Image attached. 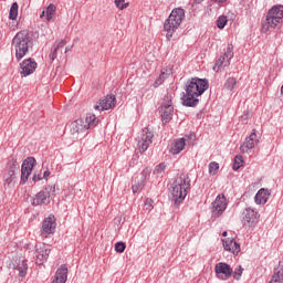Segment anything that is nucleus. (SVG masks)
Returning a JSON list of instances; mask_svg holds the SVG:
<instances>
[{
	"instance_id": "1",
	"label": "nucleus",
	"mask_w": 283,
	"mask_h": 283,
	"mask_svg": "<svg viewBox=\"0 0 283 283\" xmlns=\"http://www.w3.org/2000/svg\"><path fill=\"white\" fill-rule=\"evenodd\" d=\"M209 90V80L192 77L186 83V93L181 97V103L185 107H198L199 96H202L205 92Z\"/></svg>"
},
{
	"instance_id": "2",
	"label": "nucleus",
	"mask_w": 283,
	"mask_h": 283,
	"mask_svg": "<svg viewBox=\"0 0 283 283\" xmlns=\"http://www.w3.org/2000/svg\"><path fill=\"white\" fill-rule=\"evenodd\" d=\"M190 189L191 179L189 178V175L180 174L172 184V200L176 207L187 198V193H189Z\"/></svg>"
},
{
	"instance_id": "3",
	"label": "nucleus",
	"mask_w": 283,
	"mask_h": 283,
	"mask_svg": "<svg viewBox=\"0 0 283 283\" xmlns=\"http://www.w3.org/2000/svg\"><path fill=\"white\" fill-rule=\"evenodd\" d=\"M12 46L15 50V57L18 60L23 59L32 48V38L30 36V32L28 31H19L13 40H12Z\"/></svg>"
},
{
	"instance_id": "4",
	"label": "nucleus",
	"mask_w": 283,
	"mask_h": 283,
	"mask_svg": "<svg viewBox=\"0 0 283 283\" xmlns=\"http://www.w3.org/2000/svg\"><path fill=\"white\" fill-rule=\"evenodd\" d=\"M185 20V9L177 8L171 11L168 19L164 23V30L167 39L174 36V32L180 28V24Z\"/></svg>"
},
{
	"instance_id": "5",
	"label": "nucleus",
	"mask_w": 283,
	"mask_h": 283,
	"mask_svg": "<svg viewBox=\"0 0 283 283\" xmlns=\"http://www.w3.org/2000/svg\"><path fill=\"white\" fill-rule=\"evenodd\" d=\"M283 21V6H274L272 7L266 14L265 23L262 24V31L269 32V30L277 28L282 25Z\"/></svg>"
},
{
	"instance_id": "6",
	"label": "nucleus",
	"mask_w": 283,
	"mask_h": 283,
	"mask_svg": "<svg viewBox=\"0 0 283 283\" xmlns=\"http://www.w3.org/2000/svg\"><path fill=\"white\" fill-rule=\"evenodd\" d=\"M96 125H98L96 115L88 113L85 118H78L71 123V134H83V132H87V129H94Z\"/></svg>"
},
{
	"instance_id": "7",
	"label": "nucleus",
	"mask_w": 283,
	"mask_h": 283,
	"mask_svg": "<svg viewBox=\"0 0 283 283\" xmlns=\"http://www.w3.org/2000/svg\"><path fill=\"white\" fill-rule=\"evenodd\" d=\"M231 59H233V44H228L227 49H224L223 55L216 61L213 71L221 72L224 67H229V65H231Z\"/></svg>"
},
{
	"instance_id": "8",
	"label": "nucleus",
	"mask_w": 283,
	"mask_h": 283,
	"mask_svg": "<svg viewBox=\"0 0 283 283\" xmlns=\"http://www.w3.org/2000/svg\"><path fill=\"white\" fill-rule=\"evenodd\" d=\"M34 167H36V159L34 157H28L23 160L21 166V185H25V182H28V178L32 175Z\"/></svg>"
},
{
	"instance_id": "9",
	"label": "nucleus",
	"mask_w": 283,
	"mask_h": 283,
	"mask_svg": "<svg viewBox=\"0 0 283 283\" xmlns=\"http://www.w3.org/2000/svg\"><path fill=\"white\" fill-rule=\"evenodd\" d=\"M160 113L163 123L167 124L169 123V120H171V116H174V105L171 103V95H165Z\"/></svg>"
},
{
	"instance_id": "10",
	"label": "nucleus",
	"mask_w": 283,
	"mask_h": 283,
	"mask_svg": "<svg viewBox=\"0 0 283 283\" xmlns=\"http://www.w3.org/2000/svg\"><path fill=\"white\" fill-rule=\"evenodd\" d=\"M114 107H116V95H107L94 105L96 112H105L107 109H114Z\"/></svg>"
},
{
	"instance_id": "11",
	"label": "nucleus",
	"mask_w": 283,
	"mask_h": 283,
	"mask_svg": "<svg viewBox=\"0 0 283 283\" xmlns=\"http://www.w3.org/2000/svg\"><path fill=\"white\" fill-rule=\"evenodd\" d=\"M153 139H154V133L151 132V128L149 127L144 128L142 134V140L138 142V148L140 154H145V151L149 149V146L151 145Z\"/></svg>"
},
{
	"instance_id": "12",
	"label": "nucleus",
	"mask_w": 283,
	"mask_h": 283,
	"mask_svg": "<svg viewBox=\"0 0 283 283\" xmlns=\"http://www.w3.org/2000/svg\"><path fill=\"white\" fill-rule=\"evenodd\" d=\"M214 273L218 280H229L233 275V269L228 263L220 262L216 264Z\"/></svg>"
},
{
	"instance_id": "13",
	"label": "nucleus",
	"mask_w": 283,
	"mask_h": 283,
	"mask_svg": "<svg viewBox=\"0 0 283 283\" xmlns=\"http://www.w3.org/2000/svg\"><path fill=\"white\" fill-rule=\"evenodd\" d=\"M259 218H260V213H258V211L251 208H247L243 211V219H242L243 227L251 228L258 224Z\"/></svg>"
},
{
	"instance_id": "14",
	"label": "nucleus",
	"mask_w": 283,
	"mask_h": 283,
	"mask_svg": "<svg viewBox=\"0 0 283 283\" xmlns=\"http://www.w3.org/2000/svg\"><path fill=\"white\" fill-rule=\"evenodd\" d=\"M227 210V198L224 196H218L212 202V216L213 218H220L221 213Z\"/></svg>"
},
{
	"instance_id": "15",
	"label": "nucleus",
	"mask_w": 283,
	"mask_h": 283,
	"mask_svg": "<svg viewBox=\"0 0 283 283\" xmlns=\"http://www.w3.org/2000/svg\"><path fill=\"white\" fill-rule=\"evenodd\" d=\"M56 230V218L54 216H49L46 219H44L42 223V235L44 238H48V235L54 233Z\"/></svg>"
},
{
	"instance_id": "16",
	"label": "nucleus",
	"mask_w": 283,
	"mask_h": 283,
	"mask_svg": "<svg viewBox=\"0 0 283 283\" xmlns=\"http://www.w3.org/2000/svg\"><path fill=\"white\" fill-rule=\"evenodd\" d=\"M20 69L21 76H30V74H34L36 70V63L34 60L28 59L20 64Z\"/></svg>"
},
{
	"instance_id": "17",
	"label": "nucleus",
	"mask_w": 283,
	"mask_h": 283,
	"mask_svg": "<svg viewBox=\"0 0 283 283\" xmlns=\"http://www.w3.org/2000/svg\"><path fill=\"white\" fill-rule=\"evenodd\" d=\"M255 145H258V135L255 134V130H253V133L245 138L243 145L240 146V151L242 154H249V151H251Z\"/></svg>"
},
{
	"instance_id": "18",
	"label": "nucleus",
	"mask_w": 283,
	"mask_h": 283,
	"mask_svg": "<svg viewBox=\"0 0 283 283\" xmlns=\"http://www.w3.org/2000/svg\"><path fill=\"white\" fill-rule=\"evenodd\" d=\"M222 244H223L224 251H229L233 255H238V253H240V243H238L235 239L233 238L222 239Z\"/></svg>"
},
{
	"instance_id": "19",
	"label": "nucleus",
	"mask_w": 283,
	"mask_h": 283,
	"mask_svg": "<svg viewBox=\"0 0 283 283\" xmlns=\"http://www.w3.org/2000/svg\"><path fill=\"white\" fill-rule=\"evenodd\" d=\"M48 258H50V249L45 248V245L36 249L35 264L41 266V264H43V262L48 261Z\"/></svg>"
},
{
	"instance_id": "20",
	"label": "nucleus",
	"mask_w": 283,
	"mask_h": 283,
	"mask_svg": "<svg viewBox=\"0 0 283 283\" xmlns=\"http://www.w3.org/2000/svg\"><path fill=\"white\" fill-rule=\"evenodd\" d=\"M31 205L33 207H41V205H50V197L45 195L44 190H41L32 199Z\"/></svg>"
},
{
	"instance_id": "21",
	"label": "nucleus",
	"mask_w": 283,
	"mask_h": 283,
	"mask_svg": "<svg viewBox=\"0 0 283 283\" xmlns=\"http://www.w3.org/2000/svg\"><path fill=\"white\" fill-rule=\"evenodd\" d=\"M67 282V265H61L56 272L53 281L51 283H65Z\"/></svg>"
},
{
	"instance_id": "22",
	"label": "nucleus",
	"mask_w": 283,
	"mask_h": 283,
	"mask_svg": "<svg viewBox=\"0 0 283 283\" xmlns=\"http://www.w3.org/2000/svg\"><path fill=\"white\" fill-rule=\"evenodd\" d=\"M271 196V190L270 189H264V188H261L255 197H254V200L256 202V205H266V202H269V198Z\"/></svg>"
},
{
	"instance_id": "23",
	"label": "nucleus",
	"mask_w": 283,
	"mask_h": 283,
	"mask_svg": "<svg viewBox=\"0 0 283 283\" xmlns=\"http://www.w3.org/2000/svg\"><path fill=\"white\" fill-rule=\"evenodd\" d=\"M186 145H187L186 139L179 138V139L175 140V143L170 147L169 153L172 154V156H178V154H180V151H182L185 149Z\"/></svg>"
},
{
	"instance_id": "24",
	"label": "nucleus",
	"mask_w": 283,
	"mask_h": 283,
	"mask_svg": "<svg viewBox=\"0 0 283 283\" xmlns=\"http://www.w3.org/2000/svg\"><path fill=\"white\" fill-rule=\"evenodd\" d=\"M269 283H283V263L279 262V265L274 268V274Z\"/></svg>"
},
{
	"instance_id": "25",
	"label": "nucleus",
	"mask_w": 283,
	"mask_h": 283,
	"mask_svg": "<svg viewBox=\"0 0 283 283\" xmlns=\"http://www.w3.org/2000/svg\"><path fill=\"white\" fill-rule=\"evenodd\" d=\"M15 269L19 271L20 277H25V275H28V262L25 260H20Z\"/></svg>"
},
{
	"instance_id": "26",
	"label": "nucleus",
	"mask_w": 283,
	"mask_h": 283,
	"mask_svg": "<svg viewBox=\"0 0 283 283\" xmlns=\"http://www.w3.org/2000/svg\"><path fill=\"white\" fill-rule=\"evenodd\" d=\"M45 12H46V21H54L55 17H56V6L51 3L46 8Z\"/></svg>"
},
{
	"instance_id": "27",
	"label": "nucleus",
	"mask_w": 283,
	"mask_h": 283,
	"mask_svg": "<svg viewBox=\"0 0 283 283\" xmlns=\"http://www.w3.org/2000/svg\"><path fill=\"white\" fill-rule=\"evenodd\" d=\"M18 17H19V3L13 2L9 12V19H11V21H15Z\"/></svg>"
},
{
	"instance_id": "28",
	"label": "nucleus",
	"mask_w": 283,
	"mask_h": 283,
	"mask_svg": "<svg viewBox=\"0 0 283 283\" xmlns=\"http://www.w3.org/2000/svg\"><path fill=\"white\" fill-rule=\"evenodd\" d=\"M15 180H17V172H14V170H9L7 178L4 180V184L8 185V187H10V185H14Z\"/></svg>"
},
{
	"instance_id": "29",
	"label": "nucleus",
	"mask_w": 283,
	"mask_h": 283,
	"mask_svg": "<svg viewBox=\"0 0 283 283\" xmlns=\"http://www.w3.org/2000/svg\"><path fill=\"white\" fill-rule=\"evenodd\" d=\"M235 85H238V80H235V77H228L224 83V87H227L230 92L235 90Z\"/></svg>"
},
{
	"instance_id": "30",
	"label": "nucleus",
	"mask_w": 283,
	"mask_h": 283,
	"mask_svg": "<svg viewBox=\"0 0 283 283\" xmlns=\"http://www.w3.org/2000/svg\"><path fill=\"white\" fill-rule=\"evenodd\" d=\"M242 165H244V158L242 157V155H237L234 157L233 170L238 171V169H240Z\"/></svg>"
},
{
	"instance_id": "31",
	"label": "nucleus",
	"mask_w": 283,
	"mask_h": 283,
	"mask_svg": "<svg viewBox=\"0 0 283 283\" xmlns=\"http://www.w3.org/2000/svg\"><path fill=\"white\" fill-rule=\"evenodd\" d=\"M220 169V164L216 163V161H211L209 164V174L210 176H216V174H218Z\"/></svg>"
},
{
	"instance_id": "32",
	"label": "nucleus",
	"mask_w": 283,
	"mask_h": 283,
	"mask_svg": "<svg viewBox=\"0 0 283 283\" xmlns=\"http://www.w3.org/2000/svg\"><path fill=\"white\" fill-rule=\"evenodd\" d=\"M228 19L226 15H221L217 19V28H219V30H224V25H227L228 23Z\"/></svg>"
},
{
	"instance_id": "33",
	"label": "nucleus",
	"mask_w": 283,
	"mask_h": 283,
	"mask_svg": "<svg viewBox=\"0 0 283 283\" xmlns=\"http://www.w3.org/2000/svg\"><path fill=\"white\" fill-rule=\"evenodd\" d=\"M166 169H167V166L165 165V163H161L155 167L154 175L160 176V175L165 174Z\"/></svg>"
},
{
	"instance_id": "34",
	"label": "nucleus",
	"mask_w": 283,
	"mask_h": 283,
	"mask_svg": "<svg viewBox=\"0 0 283 283\" xmlns=\"http://www.w3.org/2000/svg\"><path fill=\"white\" fill-rule=\"evenodd\" d=\"M9 171H14V174H17V171H19V168H20V165H19V161H17L15 158H12L10 161H9Z\"/></svg>"
},
{
	"instance_id": "35",
	"label": "nucleus",
	"mask_w": 283,
	"mask_h": 283,
	"mask_svg": "<svg viewBox=\"0 0 283 283\" xmlns=\"http://www.w3.org/2000/svg\"><path fill=\"white\" fill-rule=\"evenodd\" d=\"M166 78H167V73L161 72L159 77L155 81L154 87H160V85H163V83H165Z\"/></svg>"
},
{
	"instance_id": "36",
	"label": "nucleus",
	"mask_w": 283,
	"mask_h": 283,
	"mask_svg": "<svg viewBox=\"0 0 283 283\" xmlns=\"http://www.w3.org/2000/svg\"><path fill=\"white\" fill-rule=\"evenodd\" d=\"M43 191L49 198H52L56 193V186H46Z\"/></svg>"
},
{
	"instance_id": "37",
	"label": "nucleus",
	"mask_w": 283,
	"mask_h": 283,
	"mask_svg": "<svg viewBox=\"0 0 283 283\" xmlns=\"http://www.w3.org/2000/svg\"><path fill=\"white\" fill-rule=\"evenodd\" d=\"M144 188H145V179H143L137 185H133L132 187L133 193H138V191H143Z\"/></svg>"
},
{
	"instance_id": "38",
	"label": "nucleus",
	"mask_w": 283,
	"mask_h": 283,
	"mask_svg": "<svg viewBox=\"0 0 283 283\" xmlns=\"http://www.w3.org/2000/svg\"><path fill=\"white\" fill-rule=\"evenodd\" d=\"M125 249H127V244H125V242L115 243L116 253H125Z\"/></svg>"
},
{
	"instance_id": "39",
	"label": "nucleus",
	"mask_w": 283,
	"mask_h": 283,
	"mask_svg": "<svg viewBox=\"0 0 283 283\" xmlns=\"http://www.w3.org/2000/svg\"><path fill=\"white\" fill-rule=\"evenodd\" d=\"M243 271H244V269H242V265L237 266L234 269V272H232L234 280H240V277H242Z\"/></svg>"
},
{
	"instance_id": "40",
	"label": "nucleus",
	"mask_w": 283,
	"mask_h": 283,
	"mask_svg": "<svg viewBox=\"0 0 283 283\" xmlns=\"http://www.w3.org/2000/svg\"><path fill=\"white\" fill-rule=\"evenodd\" d=\"M144 209L146 211H151V209H154V200H151L150 198H147L145 201H144Z\"/></svg>"
},
{
	"instance_id": "41",
	"label": "nucleus",
	"mask_w": 283,
	"mask_h": 283,
	"mask_svg": "<svg viewBox=\"0 0 283 283\" xmlns=\"http://www.w3.org/2000/svg\"><path fill=\"white\" fill-rule=\"evenodd\" d=\"M115 6L119 10H125V8H129V3H125V0H115Z\"/></svg>"
},
{
	"instance_id": "42",
	"label": "nucleus",
	"mask_w": 283,
	"mask_h": 283,
	"mask_svg": "<svg viewBox=\"0 0 283 283\" xmlns=\"http://www.w3.org/2000/svg\"><path fill=\"white\" fill-rule=\"evenodd\" d=\"M151 174V168H145L143 171H142V176L143 178H149V175Z\"/></svg>"
},
{
	"instance_id": "43",
	"label": "nucleus",
	"mask_w": 283,
	"mask_h": 283,
	"mask_svg": "<svg viewBox=\"0 0 283 283\" xmlns=\"http://www.w3.org/2000/svg\"><path fill=\"white\" fill-rule=\"evenodd\" d=\"M202 1L205 0H195V2L197 3H202ZM210 1H212V3H218L220 6L221 3H224L227 0H210Z\"/></svg>"
},
{
	"instance_id": "44",
	"label": "nucleus",
	"mask_w": 283,
	"mask_h": 283,
	"mask_svg": "<svg viewBox=\"0 0 283 283\" xmlns=\"http://www.w3.org/2000/svg\"><path fill=\"white\" fill-rule=\"evenodd\" d=\"M33 182H39V180H43V177L41 176V174L34 172L33 177H32Z\"/></svg>"
},
{
	"instance_id": "45",
	"label": "nucleus",
	"mask_w": 283,
	"mask_h": 283,
	"mask_svg": "<svg viewBox=\"0 0 283 283\" xmlns=\"http://www.w3.org/2000/svg\"><path fill=\"white\" fill-rule=\"evenodd\" d=\"M67 44V41L65 40H60L56 44V50H59L60 48H64Z\"/></svg>"
},
{
	"instance_id": "46",
	"label": "nucleus",
	"mask_w": 283,
	"mask_h": 283,
	"mask_svg": "<svg viewBox=\"0 0 283 283\" xmlns=\"http://www.w3.org/2000/svg\"><path fill=\"white\" fill-rule=\"evenodd\" d=\"M57 52H59V49H56V48L52 51V53L49 55L51 61H54L56 59V53Z\"/></svg>"
},
{
	"instance_id": "47",
	"label": "nucleus",
	"mask_w": 283,
	"mask_h": 283,
	"mask_svg": "<svg viewBox=\"0 0 283 283\" xmlns=\"http://www.w3.org/2000/svg\"><path fill=\"white\" fill-rule=\"evenodd\" d=\"M43 178H44L45 180H48V178H50V171H49V170H45V171H44Z\"/></svg>"
},
{
	"instance_id": "48",
	"label": "nucleus",
	"mask_w": 283,
	"mask_h": 283,
	"mask_svg": "<svg viewBox=\"0 0 283 283\" xmlns=\"http://www.w3.org/2000/svg\"><path fill=\"white\" fill-rule=\"evenodd\" d=\"M43 17H46V12L45 11H42V13L40 15V19H43Z\"/></svg>"
},
{
	"instance_id": "49",
	"label": "nucleus",
	"mask_w": 283,
	"mask_h": 283,
	"mask_svg": "<svg viewBox=\"0 0 283 283\" xmlns=\"http://www.w3.org/2000/svg\"><path fill=\"white\" fill-rule=\"evenodd\" d=\"M70 50H72V46H66L65 48V52H70Z\"/></svg>"
},
{
	"instance_id": "50",
	"label": "nucleus",
	"mask_w": 283,
	"mask_h": 283,
	"mask_svg": "<svg viewBox=\"0 0 283 283\" xmlns=\"http://www.w3.org/2000/svg\"><path fill=\"white\" fill-rule=\"evenodd\" d=\"M222 237L227 238V231L222 232Z\"/></svg>"
}]
</instances>
